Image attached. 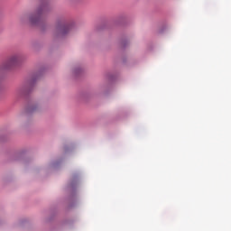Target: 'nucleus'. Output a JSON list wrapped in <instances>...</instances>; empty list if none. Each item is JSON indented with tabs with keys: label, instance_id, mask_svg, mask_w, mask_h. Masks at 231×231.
I'll use <instances>...</instances> for the list:
<instances>
[{
	"label": "nucleus",
	"instance_id": "f257e3e1",
	"mask_svg": "<svg viewBox=\"0 0 231 231\" xmlns=\"http://www.w3.org/2000/svg\"><path fill=\"white\" fill-rule=\"evenodd\" d=\"M48 11V5L42 4L36 12L29 16L30 24H39L42 21L44 14Z\"/></svg>",
	"mask_w": 231,
	"mask_h": 231
},
{
	"label": "nucleus",
	"instance_id": "f03ea898",
	"mask_svg": "<svg viewBox=\"0 0 231 231\" xmlns=\"http://www.w3.org/2000/svg\"><path fill=\"white\" fill-rule=\"evenodd\" d=\"M22 59L19 55H13L11 56L6 61H5L0 66V71H3V69H10V68H14V66H17L19 62H21Z\"/></svg>",
	"mask_w": 231,
	"mask_h": 231
},
{
	"label": "nucleus",
	"instance_id": "7ed1b4c3",
	"mask_svg": "<svg viewBox=\"0 0 231 231\" xmlns=\"http://www.w3.org/2000/svg\"><path fill=\"white\" fill-rule=\"evenodd\" d=\"M59 35H66L71 30V25L60 23L57 27Z\"/></svg>",
	"mask_w": 231,
	"mask_h": 231
},
{
	"label": "nucleus",
	"instance_id": "20e7f679",
	"mask_svg": "<svg viewBox=\"0 0 231 231\" xmlns=\"http://www.w3.org/2000/svg\"><path fill=\"white\" fill-rule=\"evenodd\" d=\"M25 19H26V16H23L22 17V22H24Z\"/></svg>",
	"mask_w": 231,
	"mask_h": 231
}]
</instances>
